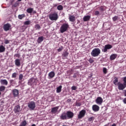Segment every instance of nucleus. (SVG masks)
I'll return each mask as SVG.
<instances>
[{
  "mask_svg": "<svg viewBox=\"0 0 126 126\" xmlns=\"http://www.w3.org/2000/svg\"><path fill=\"white\" fill-rule=\"evenodd\" d=\"M123 83L119 82L117 84V86L119 90H124L125 88H126V77H124L123 78Z\"/></svg>",
  "mask_w": 126,
  "mask_h": 126,
  "instance_id": "nucleus-1",
  "label": "nucleus"
},
{
  "mask_svg": "<svg viewBox=\"0 0 126 126\" xmlns=\"http://www.w3.org/2000/svg\"><path fill=\"white\" fill-rule=\"evenodd\" d=\"M101 54V50L99 48L94 49L91 53L92 57H98Z\"/></svg>",
  "mask_w": 126,
  "mask_h": 126,
  "instance_id": "nucleus-2",
  "label": "nucleus"
},
{
  "mask_svg": "<svg viewBox=\"0 0 126 126\" xmlns=\"http://www.w3.org/2000/svg\"><path fill=\"white\" fill-rule=\"evenodd\" d=\"M69 28V25L68 23H64L61 26L60 28L61 33H64V32L67 31V30Z\"/></svg>",
  "mask_w": 126,
  "mask_h": 126,
  "instance_id": "nucleus-3",
  "label": "nucleus"
},
{
  "mask_svg": "<svg viewBox=\"0 0 126 126\" xmlns=\"http://www.w3.org/2000/svg\"><path fill=\"white\" fill-rule=\"evenodd\" d=\"M49 18L52 21H56V20H58L59 18L58 13L54 12L49 14Z\"/></svg>",
  "mask_w": 126,
  "mask_h": 126,
  "instance_id": "nucleus-4",
  "label": "nucleus"
},
{
  "mask_svg": "<svg viewBox=\"0 0 126 126\" xmlns=\"http://www.w3.org/2000/svg\"><path fill=\"white\" fill-rule=\"evenodd\" d=\"M36 81H37V79L33 77H32L28 80V85H29L30 86H34V85L37 84Z\"/></svg>",
  "mask_w": 126,
  "mask_h": 126,
  "instance_id": "nucleus-5",
  "label": "nucleus"
},
{
  "mask_svg": "<svg viewBox=\"0 0 126 126\" xmlns=\"http://www.w3.org/2000/svg\"><path fill=\"white\" fill-rule=\"evenodd\" d=\"M113 48V46L111 44H106L104 46V48L102 49V52L106 53L108 52V50H110Z\"/></svg>",
  "mask_w": 126,
  "mask_h": 126,
  "instance_id": "nucleus-6",
  "label": "nucleus"
},
{
  "mask_svg": "<svg viewBox=\"0 0 126 126\" xmlns=\"http://www.w3.org/2000/svg\"><path fill=\"white\" fill-rule=\"evenodd\" d=\"M85 114H86V111L85 110H82L78 115V119H81L82 118H84Z\"/></svg>",
  "mask_w": 126,
  "mask_h": 126,
  "instance_id": "nucleus-7",
  "label": "nucleus"
},
{
  "mask_svg": "<svg viewBox=\"0 0 126 126\" xmlns=\"http://www.w3.org/2000/svg\"><path fill=\"white\" fill-rule=\"evenodd\" d=\"M28 107L31 110H34L36 108V103L34 101H31L28 103Z\"/></svg>",
  "mask_w": 126,
  "mask_h": 126,
  "instance_id": "nucleus-8",
  "label": "nucleus"
},
{
  "mask_svg": "<svg viewBox=\"0 0 126 126\" xmlns=\"http://www.w3.org/2000/svg\"><path fill=\"white\" fill-rule=\"evenodd\" d=\"M66 115L67 117V120H68L69 119H72L74 116V114L71 111H67V113H66Z\"/></svg>",
  "mask_w": 126,
  "mask_h": 126,
  "instance_id": "nucleus-9",
  "label": "nucleus"
},
{
  "mask_svg": "<svg viewBox=\"0 0 126 126\" xmlns=\"http://www.w3.org/2000/svg\"><path fill=\"white\" fill-rule=\"evenodd\" d=\"M12 94L14 97H18V95H19V91L17 89H14L12 91Z\"/></svg>",
  "mask_w": 126,
  "mask_h": 126,
  "instance_id": "nucleus-10",
  "label": "nucleus"
},
{
  "mask_svg": "<svg viewBox=\"0 0 126 126\" xmlns=\"http://www.w3.org/2000/svg\"><path fill=\"white\" fill-rule=\"evenodd\" d=\"M11 27V25L10 24L7 23L3 25V28L4 31H8L10 29Z\"/></svg>",
  "mask_w": 126,
  "mask_h": 126,
  "instance_id": "nucleus-11",
  "label": "nucleus"
},
{
  "mask_svg": "<svg viewBox=\"0 0 126 126\" xmlns=\"http://www.w3.org/2000/svg\"><path fill=\"white\" fill-rule=\"evenodd\" d=\"M95 103L98 105H102V103H103V98L101 97H97L95 99Z\"/></svg>",
  "mask_w": 126,
  "mask_h": 126,
  "instance_id": "nucleus-12",
  "label": "nucleus"
},
{
  "mask_svg": "<svg viewBox=\"0 0 126 126\" xmlns=\"http://www.w3.org/2000/svg\"><path fill=\"white\" fill-rule=\"evenodd\" d=\"M60 119L61 120H63V121H64V120H67V117L66 116V113L64 112L62 113L60 116Z\"/></svg>",
  "mask_w": 126,
  "mask_h": 126,
  "instance_id": "nucleus-13",
  "label": "nucleus"
},
{
  "mask_svg": "<svg viewBox=\"0 0 126 126\" xmlns=\"http://www.w3.org/2000/svg\"><path fill=\"white\" fill-rule=\"evenodd\" d=\"M92 109H93V111H94V112H98V111L100 110V107H99V106L96 104H94L93 105Z\"/></svg>",
  "mask_w": 126,
  "mask_h": 126,
  "instance_id": "nucleus-14",
  "label": "nucleus"
},
{
  "mask_svg": "<svg viewBox=\"0 0 126 126\" xmlns=\"http://www.w3.org/2000/svg\"><path fill=\"white\" fill-rule=\"evenodd\" d=\"M20 111V106L17 105L16 106H15L14 108V112L15 114H16V113H19Z\"/></svg>",
  "mask_w": 126,
  "mask_h": 126,
  "instance_id": "nucleus-15",
  "label": "nucleus"
},
{
  "mask_svg": "<svg viewBox=\"0 0 126 126\" xmlns=\"http://www.w3.org/2000/svg\"><path fill=\"white\" fill-rule=\"evenodd\" d=\"M59 110V106H56L55 107H53L51 109V113L52 114H56L58 112V110Z\"/></svg>",
  "mask_w": 126,
  "mask_h": 126,
  "instance_id": "nucleus-16",
  "label": "nucleus"
},
{
  "mask_svg": "<svg viewBox=\"0 0 126 126\" xmlns=\"http://www.w3.org/2000/svg\"><path fill=\"white\" fill-rule=\"evenodd\" d=\"M69 20L70 22H74L75 21V16L74 15H69Z\"/></svg>",
  "mask_w": 126,
  "mask_h": 126,
  "instance_id": "nucleus-17",
  "label": "nucleus"
},
{
  "mask_svg": "<svg viewBox=\"0 0 126 126\" xmlns=\"http://www.w3.org/2000/svg\"><path fill=\"white\" fill-rule=\"evenodd\" d=\"M0 82L2 85H7L8 84V82L6 79H1Z\"/></svg>",
  "mask_w": 126,
  "mask_h": 126,
  "instance_id": "nucleus-18",
  "label": "nucleus"
},
{
  "mask_svg": "<svg viewBox=\"0 0 126 126\" xmlns=\"http://www.w3.org/2000/svg\"><path fill=\"white\" fill-rule=\"evenodd\" d=\"M43 41H44V37L43 36L39 37L37 40L38 44H40V43H42Z\"/></svg>",
  "mask_w": 126,
  "mask_h": 126,
  "instance_id": "nucleus-19",
  "label": "nucleus"
},
{
  "mask_svg": "<svg viewBox=\"0 0 126 126\" xmlns=\"http://www.w3.org/2000/svg\"><path fill=\"white\" fill-rule=\"evenodd\" d=\"M68 52L67 51H65L63 52V55H62V58L63 60H64L65 58H67V56H68Z\"/></svg>",
  "mask_w": 126,
  "mask_h": 126,
  "instance_id": "nucleus-20",
  "label": "nucleus"
},
{
  "mask_svg": "<svg viewBox=\"0 0 126 126\" xmlns=\"http://www.w3.org/2000/svg\"><path fill=\"white\" fill-rule=\"evenodd\" d=\"M90 18H91V16H85L83 18V21H84L85 22L86 21H89V20H90Z\"/></svg>",
  "mask_w": 126,
  "mask_h": 126,
  "instance_id": "nucleus-21",
  "label": "nucleus"
},
{
  "mask_svg": "<svg viewBox=\"0 0 126 126\" xmlns=\"http://www.w3.org/2000/svg\"><path fill=\"white\" fill-rule=\"evenodd\" d=\"M117 57H118V55L116 54H113L111 55L110 57L111 61H114V60H115L117 58Z\"/></svg>",
  "mask_w": 126,
  "mask_h": 126,
  "instance_id": "nucleus-22",
  "label": "nucleus"
},
{
  "mask_svg": "<svg viewBox=\"0 0 126 126\" xmlns=\"http://www.w3.org/2000/svg\"><path fill=\"white\" fill-rule=\"evenodd\" d=\"M15 64L17 65V66H20V59H16L15 61Z\"/></svg>",
  "mask_w": 126,
  "mask_h": 126,
  "instance_id": "nucleus-23",
  "label": "nucleus"
},
{
  "mask_svg": "<svg viewBox=\"0 0 126 126\" xmlns=\"http://www.w3.org/2000/svg\"><path fill=\"white\" fill-rule=\"evenodd\" d=\"M119 83V78L115 77L114 78V80L113 81V83L114 85H118V83Z\"/></svg>",
  "mask_w": 126,
  "mask_h": 126,
  "instance_id": "nucleus-24",
  "label": "nucleus"
},
{
  "mask_svg": "<svg viewBox=\"0 0 126 126\" xmlns=\"http://www.w3.org/2000/svg\"><path fill=\"white\" fill-rule=\"evenodd\" d=\"M55 72L51 71L48 74V76L50 77V78H53V77H55Z\"/></svg>",
  "mask_w": 126,
  "mask_h": 126,
  "instance_id": "nucleus-25",
  "label": "nucleus"
},
{
  "mask_svg": "<svg viewBox=\"0 0 126 126\" xmlns=\"http://www.w3.org/2000/svg\"><path fill=\"white\" fill-rule=\"evenodd\" d=\"M62 88H63V86L60 85L57 88L56 92L57 93H61L62 92Z\"/></svg>",
  "mask_w": 126,
  "mask_h": 126,
  "instance_id": "nucleus-26",
  "label": "nucleus"
},
{
  "mask_svg": "<svg viewBox=\"0 0 126 126\" xmlns=\"http://www.w3.org/2000/svg\"><path fill=\"white\" fill-rule=\"evenodd\" d=\"M5 51V47L3 45L0 46V53H3Z\"/></svg>",
  "mask_w": 126,
  "mask_h": 126,
  "instance_id": "nucleus-27",
  "label": "nucleus"
},
{
  "mask_svg": "<svg viewBox=\"0 0 126 126\" xmlns=\"http://www.w3.org/2000/svg\"><path fill=\"white\" fill-rule=\"evenodd\" d=\"M33 8H29L27 9V12L28 13H32L33 12Z\"/></svg>",
  "mask_w": 126,
  "mask_h": 126,
  "instance_id": "nucleus-28",
  "label": "nucleus"
},
{
  "mask_svg": "<svg viewBox=\"0 0 126 126\" xmlns=\"http://www.w3.org/2000/svg\"><path fill=\"white\" fill-rule=\"evenodd\" d=\"M18 17L19 18V19H23V18H24V17H25V14H21V15H19L18 16Z\"/></svg>",
  "mask_w": 126,
  "mask_h": 126,
  "instance_id": "nucleus-29",
  "label": "nucleus"
},
{
  "mask_svg": "<svg viewBox=\"0 0 126 126\" xmlns=\"http://www.w3.org/2000/svg\"><path fill=\"white\" fill-rule=\"evenodd\" d=\"M57 9L59 11L63 10V6L62 5H59L57 6Z\"/></svg>",
  "mask_w": 126,
  "mask_h": 126,
  "instance_id": "nucleus-30",
  "label": "nucleus"
},
{
  "mask_svg": "<svg viewBox=\"0 0 126 126\" xmlns=\"http://www.w3.org/2000/svg\"><path fill=\"white\" fill-rule=\"evenodd\" d=\"M26 125H27V122H26V120H25V121L22 122L20 126H26Z\"/></svg>",
  "mask_w": 126,
  "mask_h": 126,
  "instance_id": "nucleus-31",
  "label": "nucleus"
},
{
  "mask_svg": "<svg viewBox=\"0 0 126 126\" xmlns=\"http://www.w3.org/2000/svg\"><path fill=\"white\" fill-rule=\"evenodd\" d=\"M105 6H101L98 7V9L100 11H105Z\"/></svg>",
  "mask_w": 126,
  "mask_h": 126,
  "instance_id": "nucleus-32",
  "label": "nucleus"
},
{
  "mask_svg": "<svg viewBox=\"0 0 126 126\" xmlns=\"http://www.w3.org/2000/svg\"><path fill=\"white\" fill-rule=\"evenodd\" d=\"M35 28L36 30H39V29H41V26L39 24H36L35 25Z\"/></svg>",
  "mask_w": 126,
  "mask_h": 126,
  "instance_id": "nucleus-33",
  "label": "nucleus"
},
{
  "mask_svg": "<svg viewBox=\"0 0 126 126\" xmlns=\"http://www.w3.org/2000/svg\"><path fill=\"white\" fill-rule=\"evenodd\" d=\"M24 76L22 74H20L19 75V80L20 81H22V79H23Z\"/></svg>",
  "mask_w": 126,
  "mask_h": 126,
  "instance_id": "nucleus-34",
  "label": "nucleus"
},
{
  "mask_svg": "<svg viewBox=\"0 0 126 126\" xmlns=\"http://www.w3.org/2000/svg\"><path fill=\"white\" fill-rule=\"evenodd\" d=\"M75 106H76V107H80V106H81V102L76 101L75 102Z\"/></svg>",
  "mask_w": 126,
  "mask_h": 126,
  "instance_id": "nucleus-35",
  "label": "nucleus"
},
{
  "mask_svg": "<svg viewBox=\"0 0 126 126\" xmlns=\"http://www.w3.org/2000/svg\"><path fill=\"white\" fill-rule=\"evenodd\" d=\"M118 19H119V16H115L112 18V20L113 21H117V20H118Z\"/></svg>",
  "mask_w": 126,
  "mask_h": 126,
  "instance_id": "nucleus-36",
  "label": "nucleus"
},
{
  "mask_svg": "<svg viewBox=\"0 0 126 126\" xmlns=\"http://www.w3.org/2000/svg\"><path fill=\"white\" fill-rule=\"evenodd\" d=\"M17 76V73L16 72H14L12 74V78H16Z\"/></svg>",
  "mask_w": 126,
  "mask_h": 126,
  "instance_id": "nucleus-37",
  "label": "nucleus"
},
{
  "mask_svg": "<svg viewBox=\"0 0 126 126\" xmlns=\"http://www.w3.org/2000/svg\"><path fill=\"white\" fill-rule=\"evenodd\" d=\"M5 90V87L3 86H1L0 87V91L1 92L2 91H4Z\"/></svg>",
  "mask_w": 126,
  "mask_h": 126,
  "instance_id": "nucleus-38",
  "label": "nucleus"
},
{
  "mask_svg": "<svg viewBox=\"0 0 126 126\" xmlns=\"http://www.w3.org/2000/svg\"><path fill=\"white\" fill-rule=\"evenodd\" d=\"M103 72L104 74H107V72H108V71H107V68L106 67L103 68Z\"/></svg>",
  "mask_w": 126,
  "mask_h": 126,
  "instance_id": "nucleus-39",
  "label": "nucleus"
},
{
  "mask_svg": "<svg viewBox=\"0 0 126 126\" xmlns=\"http://www.w3.org/2000/svg\"><path fill=\"white\" fill-rule=\"evenodd\" d=\"M88 121V122H93L94 121V117H90Z\"/></svg>",
  "mask_w": 126,
  "mask_h": 126,
  "instance_id": "nucleus-40",
  "label": "nucleus"
},
{
  "mask_svg": "<svg viewBox=\"0 0 126 126\" xmlns=\"http://www.w3.org/2000/svg\"><path fill=\"white\" fill-rule=\"evenodd\" d=\"M25 25H30V21H26L24 22Z\"/></svg>",
  "mask_w": 126,
  "mask_h": 126,
  "instance_id": "nucleus-41",
  "label": "nucleus"
},
{
  "mask_svg": "<svg viewBox=\"0 0 126 126\" xmlns=\"http://www.w3.org/2000/svg\"><path fill=\"white\" fill-rule=\"evenodd\" d=\"M89 62L90 63H94V60H93L92 58H91L89 60Z\"/></svg>",
  "mask_w": 126,
  "mask_h": 126,
  "instance_id": "nucleus-42",
  "label": "nucleus"
},
{
  "mask_svg": "<svg viewBox=\"0 0 126 126\" xmlns=\"http://www.w3.org/2000/svg\"><path fill=\"white\" fill-rule=\"evenodd\" d=\"M100 14V12L99 11H94V15H99Z\"/></svg>",
  "mask_w": 126,
  "mask_h": 126,
  "instance_id": "nucleus-43",
  "label": "nucleus"
},
{
  "mask_svg": "<svg viewBox=\"0 0 126 126\" xmlns=\"http://www.w3.org/2000/svg\"><path fill=\"white\" fill-rule=\"evenodd\" d=\"M14 57H16V58H20V54H15V55H14Z\"/></svg>",
  "mask_w": 126,
  "mask_h": 126,
  "instance_id": "nucleus-44",
  "label": "nucleus"
},
{
  "mask_svg": "<svg viewBox=\"0 0 126 126\" xmlns=\"http://www.w3.org/2000/svg\"><path fill=\"white\" fill-rule=\"evenodd\" d=\"M4 44H9V40H8V39H5Z\"/></svg>",
  "mask_w": 126,
  "mask_h": 126,
  "instance_id": "nucleus-45",
  "label": "nucleus"
},
{
  "mask_svg": "<svg viewBox=\"0 0 126 126\" xmlns=\"http://www.w3.org/2000/svg\"><path fill=\"white\" fill-rule=\"evenodd\" d=\"M72 90H75L76 89H77V88L76 87L73 86L71 87Z\"/></svg>",
  "mask_w": 126,
  "mask_h": 126,
  "instance_id": "nucleus-46",
  "label": "nucleus"
},
{
  "mask_svg": "<svg viewBox=\"0 0 126 126\" xmlns=\"http://www.w3.org/2000/svg\"><path fill=\"white\" fill-rule=\"evenodd\" d=\"M123 94L125 97H126V90H124L123 91Z\"/></svg>",
  "mask_w": 126,
  "mask_h": 126,
  "instance_id": "nucleus-47",
  "label": "nucleus"
},
{
  "mask_svg": "<svg viewBox=\"0 0 126 126\" xmlns=\"http://www.w3.org/2000/svg\"><path fill=\"white\" fill-rule=\"evenodd\" d=\"M57 51H58V52H62V51H63V47L59 48V49L57 50Z\"/></svg>",
  "mask_w": 126,
  "mask_h": 126,
  "instance_id": "nucleus-48",
  "label": "nucleus"
},
{
  "mask_svg": "<svg viewBox=\"0 0 126 126\" xmlns=\"http://www.w3.org/2000/svg\"><path fill=\"white\" fill-rule=\"evenodd\" d=\"M70 102H71V99L68 98V99L67 100V103H70Z\"/></svg>",
  "mask_w": 126,
  "mask_h": 126,
  "instance_id": "nucleus-49",
  "label": "nucleus"
},
{
  "mask_svg": "<svg viewBox=\"0 0 126 126\" xmlns=\"http://www.w3.org/2000/svg\"><path fill=\"white\" fill-rule=\"evenodd\" d=\"M123 101V103H124L125 104H126V97L124 98Z\"/></svg>",
  "mask_w": 126,
  "mask_h": 126,
  "instance_id": "nucleus-50",
  "label": "nucleus"
},
{
  "mask_svg": "<svg viewBox=\"0 0 126 126\" xmlns=\"http://www.w3.org/2000/svg\"><path fill=\"white\" fill-rule=\"evenodd\" d=\"M12 82H13V80H10L9 83H10V84H11V83H12Z\"/></svg>",
  "mask_w": 126,
  "mask_h": 126,
  "instance_id": "nucleus-51",
  "label": "nucleus"
},
{
  "mask_svg": "<svg viewBox=\"0 0 126 126\" xmlns=\"http://www.w3.org/2000/svg\"><path fill=\"white\" fill-rule=\"evenodd\" d=\"M73 78H76V75L74 74V75L73 76Z\"/></svg>",
  "mask_w": 126,
  "mask_h": 126,
  "instance_id": "nucleus-52",
  "label": "nucleus"
},
{
  "mask_svg": "<svg viewBox=\"0 0 126 126\" xmlns=\"http://www.w3.org/2000/svg\"><path fill=\"white\" fill-rule=\"evenodd\" d=\"M111 126H117L116 124H113Z\"/></svg>",
  "mask_w": 126,
  "mask_h": 126,
  "instance_id": "nucleus-53",
  "label": "nucleus"
},
{
  "mask_svg": "<svg viewBox=\"0 0 126 126\" xmlns=\"http://www.w3.org/2000/svg\"><path fill=\"white\" fill-rule=\"evenodd\" d=\"M32 126H36V125H35V124H32Z\"/></svg>",
  "mask_w": 126,
  "mask_h": 126,
  "instance_id": "nucleus-54",
  "label": "nucleus"
},
{
  "mask_svg": "<svg viewBox=\"0 0 126 126\" xmlns=\"http://www.w3.org/2000/svg\"><path fill=\"white\" fill-rule=\"evenodd\" d=\"M33 12V13H36V11H34Z\"/></svg>",
  "mask_w": 126,
  "mask_h": 126,
  "instance_id": "nucleus-55",
  "label": "nucleus"
},
{
  "mask_svg": "<svg viewBox=\"0 0 126 126\" xmlns=\"http://www.w3.org/2000/svg\"><path fill=\"white\" fill-rule=\"evenodd\" d=\"M18 0V1H21V0Z\"/></svg>",
  "mask_w": 126,
  "mask_h": 126,
  "instance_id": "nucleus-56",
  "label": "nucleus"
},
{
  "mask_svg": "<svg viewBox=\"0 0 126 126\" xmlns=\"http://www.w3.org/2000/svg\"><path fill=\"white\" fill-rule=\"evenodd\" d=\"M59 1H61L62 0H58Z\"/></svg>",
  "mask_w": 126,
  "mask_h": 126,
  "instance_id": "nucleus-57",
  "label": "nucleus"
},
{
  "mask_svg": "<svg viewBox=\"0 0 126 126\" xmlns=\"http://www.w3.org/2000/svg\"><path fill=\"white\" fill-rule=\"evenodd\" d=\"M0 95H1V93L0 92Z\"/></svg>",
  "mask_w": 126,
  "mask_h": 126,
  "instance_id": "nucleus-58",
  "label": "nucleus"
}]
</instances>
